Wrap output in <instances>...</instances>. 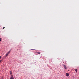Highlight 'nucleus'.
Returning <instances> with one entry per match:
<instances>
[{"label":"nucleus","mask_w":79,"mask_h":79,"mask_svg":"<svg viewBox=\"0 0 79 79\" xmlns=\"http://www.w3.org/2000/svg\"><path fill=\"white\" fill-rule=\"evenodd\" d=\"M63 66L64 67L65 69H67V67H66V65H63Z\"/></svg>","instance_id":"nucleus-1"},{"label":"nucleus","mask_w":79,"mask_h":79,"mask_svg":"<svg viewBox=\"0 0 79 79\" xmlns=\"http://www.w3.org/2000/svg\"><path fill=\"white\" fill-rule=\"evenodd\" d=\"M66 76L68 77V76H69V73H66Z\"/></svg>","instance_id":"nucleus-2"},{"label":"nucleus","mask_w":79,"mask_h":79,"mask_svg":"<svg viewBox=\"0 0 79 79\" xmlns=\"http://www.w3.org/2000/svg\"><path fill=\"white\" fill-rule=\"evenodd\" d=\"M10 79H14V78L13 77V75L11 76Z\"/></svg>","instance_id":"nucleus-3"},{"label":"nucleus","mask_w":79,"mask_h":79,"mask_svg":"<svg viewBox=\"0 0 79 79\" xmlns=\"http://www.w3.org/2000/svg\"><path fill=\"white\" fill-rule=\"evenodd\" d=\"M74 69L76 73H77V69Z\"/></svg>","instance_id":"nucleus-4"},{"label":"nucleus","mask_w":79,"mask_h":79,"mask_svg":"<svg viewBox=\"0 0 79 79\" xmlns=\"http://www.w3.org/2000/svg\"><path fill=\"white\" fill-rule=\"evenodd\" d=\"M8 55V53H7L6 54V55L5 56H6H6H7Z\"/></svg>","instance_id":"nucleus-5"},{"label":"nucleus","mask_w":79,"mask_h":79,"mask_svg":"<svg viewBox=\"0 0 79 79\" xmlns=\"http://www.w3.org/2000/svg\"><path fill=\"white\" fill-rule=\"evenodd\" d=\"M38 53V54H40V52H36V53Z\"/></svg>","instance_id":"nucleus-6"},{"label":"nucleus","mask_w":79,"mask_h":79,"mask_svg":"<svg viewBox=\"0 0 79 79\" xmlns=\"http://www.w3.org/2000/svg\"><path fill=\"white\" fill-rule=\"evenodd\" d=\"M10 53V51H9V52H8V53H7V54H9V53Z\"/></svg>","instance_id":"nucleus-7"},{"label":"nucleus","mask_w":79,"mask_h":79,"mask_svg":"<svg viewBox=\"0 0 79 79\" xmlns=\"http://www.w3.org/2000/svg\"><path fill=\"white\" fill-rule=\"evenodd\" d=\"M10 74H12V72L11 71H10Z\"/></svg>","instance_id":"nucleus-8"},{"label":"nucleus","mask_w":79,"mask_h":79,"mask_svg":"<svg viewBox=\"0 0 79 79\" xmlns=\"http://www.w3.org/2000/svg\"><path fill=\"white\" fill-rule=\"evenodd\" d=\"M1 40H2V38H0V42H1Z\"/></svg>","instance_id":"nucleus-9"},{"label":"nucleus","mask_w":79,"mask_h":79,"mask_svg":"<svg viewBox=\"0 0 79 79\" xmlns=\"http://www.w3.org/2000/svg\"><path fill=\"white\" fill-rule=\"evenodd\" d=\"M31 50H35L34 49H31Z\"/></svg>","instance_id":"nucleus-10"},{"label":"nucleus","mask_w":79,"mask_h":79,"mask_svg":"<svg viewBox=\"0 0 79 79\" xmlns=\"http://www.w3.org/2000/svg\"><path fill=\"white\" fill-rule=\"evenodd\" d=\"M5 27H4L3 28V29H5Z\"/></svg>","instance_id":"nucleus-11"},{"label":"nucleus","mask_w":79,"mask_h":79,"mask_svg":"<svg viewBox=\"0 0 79 79\" xmlns=\"http://www.w3.org/2000/svg\"><path fill=\"white\" fill-rule=\"evenodd\" d=\"M1 58H2V57L1 56H0V59H1Z\"/></svg>","instance_id":"nucleus-12"},{"label":"nucleus","mask_w":79,"mask_h":79,"mask_svg":"<svg viewBox=\"0 0 79 79\" xmlns=\"http://www.w3.org/2000/svg\"><path fill=\"white\" fill-rule=\"evenodd\" d=\"M2 62V60H0V63H1Z\"/></svg>","instance_id":"nucleus-13"}]
</instances>
